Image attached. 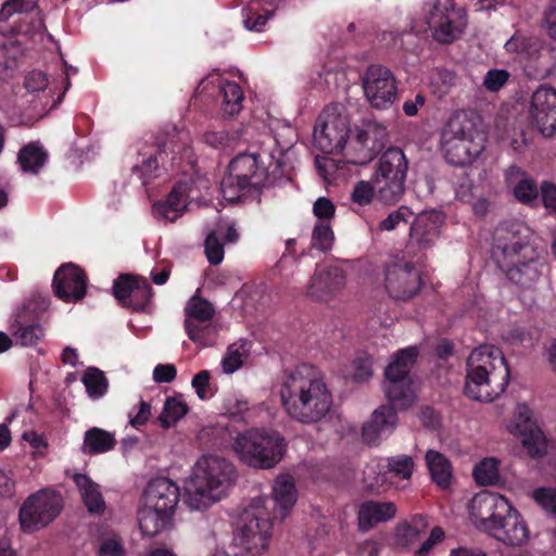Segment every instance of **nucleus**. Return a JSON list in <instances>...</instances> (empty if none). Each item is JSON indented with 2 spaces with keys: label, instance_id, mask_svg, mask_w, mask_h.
<instances>
[{
  "label": "nucleus",
  "instance_id": "nucleus-1",
  "mask_svg": "<svg viewBox=\"0 0 556 556\" xmlns=\"http://www.w3.org/2000/svg\"><path fill=\"white\" fill-rule=\"evenodd\" d=\"M279 396L288 416L304 425L320 421L332 407V394L324 377L306 365L283 376Z\"/></svg>",
  "mask_w": 556,
  "mask_h": 556
},
{
  "label": "nucleus",
  "instance_id": "nucleus-2",
  "mask_svg": "<svg viewBox=\"0 0 556 556\" xmlns=\"http://www.w3.org/2000/svg\"><path fill=\"white\" fill-rule=\"evenodd\" d=\"M236 478V469L227 459L202 456L186 482V503L191 509H205L227 495Z\"/></svg>",
  "mask_w": 556,
  "mask_h": 556
},
{
  "label": "nucleus",
  "instance_id": "nucleus-3",
  "mask_svg": "<svg viewBox=\"0 0 556 556\" xmlns=\"http://www.w3.org/2000/svg\"><path fill=\"white\" fill-rule=\"evenodd\" d=\"M484 147L485 136L475 113L457 111L447 119L441 132V149L448 163L469 165L480 156Z\"/></svg>",
  "mask_w": 556,
  "mask_h": 556
},
{
  "label": "nucleus",
  "instance_id": "nucleus-4",
  "mask_svg": "<svg viewBox=\"0 0 556 556\" xmlns=\"http://www.w3.org/2000/svg\"><path fill=\"white\" fill-rule=\"evenodd\" d=\"M544 245L534 232L520 222L503 223L493 236L492 256L500 268L521 260L540 258Z\"/></svg>",
  "mask_w": 556,
  "mask_h": 556
},
{
  "label": "nucleus",
  "instance_id": "nucleus-5",
  "mask_svg": "<svg viewBox=\"0 0 556 556\" xmlns=\"http://www.w3.org/2000/svg\"><path fill=\"white\" fill-rule=\"evenodd\" d=\"M287 443L276 431L250 429L239 433L232 450L244 465L257 469L274 468L283 457Z\"/></svg>",
  "mask_w": 556,
  "mask_h": 556
},
{
  "label": "nucleus",
  "instance_id": "nucleus-6",
  "mask_svg": "<svg viewBox=\"0 0 556 556\" xmlns=\"http://www.w3.org/2000/svg\"><path fill=\"white\" fill-rule=\"evenodd\" d=\"M265 497L252 498L240 515V525L235 535V544L251 556L265 553L270 544L273 517Z\"/></svg>",
  "mask_w": 556,
  "mask_h": 556
},
{
  "label": "nucleus",
  "instance_id": "nucleus-7",
  "mask_svg": "<svg viewBox=\"0 0 556 556\" xmlns=\"http://www.w3.org/2000/svg\"><path fill=\"white\" fill-rule=\"evenodd\" d=\"M260 157V153L253 152L240 153L231 160L220 184L226 201L235 202L262 188L267 179V170Z\"/></svg>",
  "mask_w": 556,
  "mask_h": 556
},
{
  "label": "nucleus",
  "instance_id": "nucleus-8",
  "mask_svg": "<svg viewBox=\"0 0 556 556\" xmlns=\"http://www.w3.org/2000/svg\"><path fill=\"white\" fill-rule=\"evenodd\" d=\"M408 162L399 148H389L375 165L371 179L376 186L378 201L386 205L397 203L405 192Z\"/></svg>",
  "mask_w": 556,
  "mask_h": 556
},
{
  "label": "nucleus",
  "instance_id": "nucleus-9",
  "mask_svg": "<svg viewBox=\"0 0 556 556\" xmlns=\"http://www.w3.org/2000/svg\"><path fill=\"white\" fill-rule=\"evenodd\" d=\"M418 351L415 346L400 350L386 368L384 393L391 404L400 410L412 407L417 400L416 388L410 369L416 362Z\"/></svg>",
  "mask_w": 556,
  "mask_h": 556
},
{
  "label": "nucleus",
  "instance_id": "nucleus-10",
  "mask_svg": "<svg viewBox=\"0 0 556 556\" xmlns=\"http://www.w3.org/2000/svg\"><path fill=\"white\" fill-rule=\"evenodd\" d=\"M387 136L383 125L372 119H363L355 126L341 152L348 163L366 165L382 149Z\"/></svg>",
  "mask_w": 556,
  "mask_h": 556
},
{
  "label": "nucleus",
  "instance_id": "nucleus-11",
  "mask_svg": "<svg viewBox=\"0 0 556 556\" xmlns=\"http://www.w3.org/2000/svg\"><path fill=\"white\" fill-rule=\"evenodd\" d=\"M350 132V121L344 109L340 105H329L317 118L314 143L324 153H339Z\"/></svg>",
  "mask_w": 556,
  "mask_h": 556
},
{
  "label": "nucleus",
  "instance_id": "nucleus-12",
  "mask_svg": "<svg viewBox=\"0 0 556 556\" xmlns=\"http://www.w3.org/2000/svg\"><path fill=\"white\" fill-rule=\"evenodd\" d=\"M63 508L59 493L41 490L24 502L20 509V523L24 531L34 532L54 520Z\"/></svg>",
  "mask_w": 556,
  "mask_h": 556
},
{
  "label": "nucleus",
  "instance_id": "nucleus-13",
  "mask_svg": "<svg viewBox=\"0 0 556 556\" xmlns=\"http://www.w3.org/2000/svg\"><path fill=\"white\" fill-rule=\"evenodd\" d=\"M427 5L426 21L437 41L450 43L460 36L467 24L464 10H456L451 1L441 4L439 0H428Z\"/></svg>",
  "mask_w": 556,
  "mask_h": 556
},
{
  "label": "nucleus",
  "instance_id": "nucleus-14",
  "mask_svg": "<svg viewBox=\"0 0 556 556\" xmlns=\"http://www.w3.org/2000/svg\"><path fill=\"white\" fill-rule=\"evenodd\" d=\"M367 102L377 110H387L396 100L397 86L392 72L381 65H370L362 77Z\"/></svg>",
  "mask_w": 556,
  "mask_h": 556
},
{
  "label": "nucleus",
  "instance_id": "nucleus-15",
  "mask_svg": "<svg viewBox=\"0 0 556 556\" xmlns=\"http://www.w3.org/2000/svg\"><path fill=\"white\" fill-rule=\"evenodd\" d=\"M420 270L412 261L396 257L386 268L384 287L395 300H407L414 296L421 287Z\"/></svg>",
  "mask_w": 556,
  "mask_h": 556
},
{
  "label": "nucleus",
  "instance_id": "nucleus-16",
  "mask_svg": "<svg viewBox=\"0 0 556 556\" xmlns=\"http://www.w3.org/2000/svg\"><path fill=\"white\" fill-rule=\"evenodd\" d=\"M49 80L41 71H33L25 76L26 93L21 98V124H33L48 112L50 96L46 92Z\"/></svg>",
  "mask_w": 556,
  "mask_h": 556
},
{
  "label": "nucleus",
  "instance_id": "nucleus-17",
  "mask_svg": "<svg viewBox=\"0 0 556 556\" xmlns=\"http://www.w3.org/2000/svg\"><path fill=\"white\" fill-rule=\"evenodd\" d=\"M443 222L442 213L435 210L424 211L417 214L410 224L409 239L405 253L417 255L433 247L440 237Z\"/></svg>",
  "mask_w": 556,
  "mask_h": 556
},
{
  "label": "nucleus",
  "instance_id": "nucleus-18",
  "mask_svg": "<svg viewBox=\"0 0 556 556\" xmlns=\"http://www.w3.org/2000/svg\"><path fill=\"white\" fill-rule=\"evenodd\" d=\"M469 517L473 525L489 533L500 517L509 513L508 501L491 492H480L476 494L468 506Z\"/></svg>",
  "mask_w": 556,
  "mask_h": 556
},
{
  "label": "nucleus",
  "instance_id": "nucleus-19",
  "mask_svg": "<svg viewBox=\"0 0 556 556\" xmlns=\"http://www.w3.org/2000/svg\"><path fill=\"white\" fill-rule=\"evenodd\" d=\"M346 283V273L334 265L317 266L311 277L306 295L314 301L329 302L338 296Z\"/></svg>",
  "mask_w": 556,
  "mask_h": 556
},
{
  "label": "nucleus",
  "instance_id": "nucleus-20",
  "mask_svg": "<svg viewBox=\"0 0 556 556\" xmlns=\"http://www.w3.org/2000/svg\"><path fill=\"white\" fill-rule=\"evenodd\" d=\"M505 49L535 62L542 73H549L556 63L553 49L538 37L516 34L506 41Z\"/></svg>",
  "mask_w": 556,
  "mask_h": 556
},
{
  "label": "nucleus",
  "instance_id": "nucleus-21",
  "mask_svg": "<svg viewBox=\"0 0 556 556\" xmlns=\"http://www.w3.org/2000/svg\"><path fill=\"white\" fill-rule=\"evenodd\" d=\"M530 115L543 136H553L556 132V90L538 88L532 94Z\"/></svg>",
  "mask_w": 556,
  "mask_h": 556
},
{
  "label": "nucleus",
  "instance_id": "nucleus-22",
  "mask_svg": "<svg viewBox=\"0 0 556 556\" xmlns=\"http://www.w3.org/2000/svg\"><path fill=\"white\" fill-rule=\"evenodd\" d=\"M507 384L502 377L467 367L465 393L472 400L491 402L505 391Z\"/></svg>",
  "mask_w": 556,
  "mask_h": 556
},
{
  "label": "nucleus",
  "instance_id": "nucleus-23",
  "mask_svg": "<svg viewBox=\"0 0 556 556\" xmlns=\"http://www.w3.org/2000/svg\"><path fill=\"white\" fill-rule=\"evenodd\" d=\"M53 288L58 298L65 302H76L85 296L86 277L76 265L65 264L55 271Z\"/></svg>",
  "mask_w": 556,
  "mask_h": 556
},
{
  "label": "nucleus",
  "instance_id": "nucleus-24",
  "mask_svg": "<svg viewBox=\"0 0 556 556\" xmlns=\"http://www.w3.org/2000/svg\"><path fill=\"white\" fill-rule=\"evenodd\" d=\"M179 497V486L170 479L162 477L152 479L147 484L141 502L174 515Z\"/></svg>",
  "mask_w": 556,
  "mask_h": 556
},
{
  "label": "nucleus",
  "instance_id": "nucleus-25",
  "mask_svg": "<svg viewBox=\"0 0 556 556\" xmlns=\"http://www.w3.org/2000/svg\"><path fill=\"white\" fill-rule=\"evenodd\" d=\"M396 409L400 410L391 404L390 406L382 405L374 410L371 418L364 424L362 429V438L367 444L375 445L395 430Z\"/></svg>",
  "mask_w": 556,
  "mask_h": 556
},
{
  "label": "nucleus",
  "instance_id": "nucleus-26",
  "mask_svg": "<svg viewBox=\"0 0 556 556\" xmlns=\"http://www.w3.org/2000/svg\"><path fill=\"white\" fill-rule=\"evenodd\" d=\"M467 367L482 369L489 375L502 377L507 383L509 381V369L506 359L502 351L494 345L484 344L475 349L468 357Z\"/></svg>",
  "mask_w": 556,
  "mask_h": 556
},
{
  "label": "nucleus",
  "instance_id": "nucleus-27",
  "mask_svg": "<svg viewBox=\"0 0 556 556\" xmlns=\"http://www.w3.org/2000/svg\"><path fill=\"white\" fill-rule=\"evenodd\" d=\"M489 534L507 545H520L528 539V529L517 510L509 505V513L497 519Z\"/></svg>",
  "mask_w": 556,
  "mask_h": 556
},
{
  "label": "nucleus",
  "instance_id": "nucleus-28",
  "mask_svg": "<svg viewBox=\"0 0 556 556\" xmlns=\"http://www.w3.org/2000/svg\"><path fill=\"white\" fill-rule=\"evenodd\" d=\"M187 210V186L176 185L166 200L159 201L152 206V215L160 223H174Z\"/></svg>",
  "mask_w": 556,
  "mask_h": 556
},
{
  "label": "nucleus",
  "instance_id": "nucleus-29",
  "mask_svg": "<svg viewBox=\"0 0 556 556\" xmlns=\"http://www.w3.org/2000/svg\"><path fill=\"white\" fill-rule=\"evenodd\" d=\"M505 180L514 198L526 205L538 200L539 189L535 181L518 166H509L505 172Z\"/></svg>",
  "mask_w": 556,
  "mask_h": 556
},
{
  "label": "nucleus",
  "instance_id": "nucleus-30",
  "mask_svg": "<svg viewBox=\"0 0 556 556\" xmlns=\"http://www.w3.org/2000/svg\"><path fill=\"white\" fill-rule=\"evenodd\" d=\"M396 506L392 502L367 501L358 508V530L368 532L376 525L394 518Z\"/></svg>",
  "mask_w": 556,
  "mask_h": 556
},
{
  "label": "nucleus",
  "instance_id": "nucleus-31",
  "mask_svg": "<svg viewBox=\"0 0 556 556\" xmlns=\"http://www.w3.org/2000/svg\"><path fill=\"white\" fill-rule=\"evenodd\" d=\"M138 523L143 535L153 538L173 526V514L141 502Z\"/></svg>",
  "mask_w": 556,
  "mask_h": 556
},
{
  "label": "nucleus",
  "instance_id": "nucleus-32",
  "mask_svg": "<svg viewBox=\"0 0 556 556\" xmlns=\"http://www.w3.org/2000/svg\"><path fill=\"white\" fill-rule=\"evenodd\" d=\"M273 500L275 502V518L283 520L298 500L294 480L290 475H280L273 485Z\"/></svg>",
  "mask_w": 556,
  "mask_h": 556
},
{
  "label": "nucleus",
  "instance_id": "nucleus-33",
  "mask_svg": "<svg viewBox=\"0 0 556 556\" xmlns=\"http://www.w3.org/2000/svg\"><path fill=\"white\" fill-rule=\"evenodd\" d=\"M73 480L88 511L92 514L103 513L105 509V502L100 491V486L88 476L81 473L74 475Z\"/></svg>",
  "mask_w": 556,
  "mask_h": 556
},
{
  "label": "nucleus",
  "instance_id": "nucleus-34",
  "mask_svg": "<svg viewBox=\"0 0 556 556\" xmlns=\"http://www.w3.org/2000/svg\"><path fill=\"white\" fill-rule=\"evenodd\" d=\"M539 260L532 261L521 260L516 262L513 266L501 268L506 277L514 283L522 288H530L540 277Z\"/></svg>",
  "mask_w": 556,
  "mask_h": 556
},
{
  "label": "nucleus",
  "instance_id": "nucleus-35",
  "mask_svg": "<svg viewBox=\"0 0 556 556\" xmlns=\"http://www.w3.org/2000/svg\"><path fill=\"white\" fill-rule=\"evenodd\" d=\"M426 465L432 481L440 488L445 489L451 484L452 465L442 453L429 450L425 456Z\"/></svg>",
  "mask_w": 556,
  "mask_h": 556
},
{
  "label": "nucleus",
  "instance_id": "nucleus-36",
  "mask_svg": "<svg viewBox=\"0 0 556 556\" xmlns=\"http://www.w3.org/2000/svg\"><path fill=\"white\" fill-rule=\"evenodd\" d=\"M115 444L113 433L94 427L85 432L81 451L86 455L102 454L113 450Z\"/></svg>",
  "mask_w": 556,
  "mask_h": 556
},
{
  "label": "nucleus",
  "instance_id": "nucleus-37",
  "mask_svg": "<svg viewBox=\"0 0 556 556\" xmlns=\"http://www.w3.org/2000/svg\"><path fill=\"white\" fill-rule=\"evenodd\" d=\"M17 161L24 173L37 175L46 165L48 153L38 142H31L20 150Z\"/></svg>",
  "mask_w": 556,
  "mask_h": 556
},
{
  "label": "nucleus",
  "instance_id": "nucleus-38",
  "mask_svg": "<svg viewBox=\"0 0 556 556\" xmlns=\"http://www.w3.org/2000/svg\"><path fill=\"white\" fill-rule=\"evenodd\" d=\"M185 328L193 330L194 321L212 320L215 315V308L211 302L194 294L191 296L185 306Z\"/></svg>",
  "mask_w": 556,
  "mask_h": 556
},
{
  "label": "nucleus",
  "instance_id": "nucleus-39",
  "mask_svg": "<svg viewBox=\"0 0 556 556\" xmlns=\"http://www.w3.org/2000/svg\"><path fill=\"white\" fill-rule=\"evenodd\" d=\"M216 81L222 94V110L224 114L228 116L238 114L243 101L241 87L235 81L222 78H216Z\"/></svg>",
  "mask_w": 556,
  "mask_h": 556
},
{
  "label": "nucleus",
  "instance_id": "nucleus-40",
  "mask_svg": "<svg viewBox=\"0 0 556 556\" xmlns=\"http://www.w3.org/2000/svg\"><path fill=\"white\" fill-rule=\"evenodd\" d=\"M264 4L273 7L275 0H252L244 10L243 24L248 30L262 31L267 20L273 15V11L265 9Z\"/></svg>",
  "mask_w": 556,
  "mask_h": 556
},
{
  "label": "nucleus",
  "instance_id": "nucleus-41",
  "mask_svg": "<svg viewBox=\"0 0 556 556\" xmlns=\"http://www.w3.org/2000/svg\"><path fill=\"white\" fill-rule=\"evenodd\" d=\"M22 56L23 51L17 42L0 46V80H8L15 75Z\"/></svg>",
  "mask_w": 556,
  "mask_h": 556
},
{
  "label": "nucleus",
  "instance_id": "nucleus-42",
  "mask_svg": "<svg viewBox=\"0 0 556 556\" xmlns=\"http://www.w3.org/2000/svg\"><path fill=\"white\" fill-rule=\"evenodd\" d=\"M428 528V522L422 516H415L412 522H402L396 527L395 540L401 546H412Z\"/></svg>",
  "mask_w": 556,
  "mask_h": 556
},
{
  "label": "nucleus",
  "instance_id": "nucleus-43",
  "mask_svg": "<svg viewBox=\"0 0 556 556\" xmlns=\"http://www.w3.org/2000/svg\"><path fill=\"white\" fill-rule=\"evenodd\" d=\"M189 407L181 395L167 397L159 420L164 428L174 426L188 413Z\"/></svg>",
  "mask_w": 556,
  "mask_h": 556
},
{
  "label": "nucleus",
  "instance_id": "nucleus-44",
  "mask_svg": "<svg viewBox=\"0 0 556 556\" xmlns=\"http://www.w3.org/2000/svg\"><path fill=\"white\" fill-rule=\"evenodd\" d=\"M88 396L99 400L108 392L109 381L104 374L98 368H88L81 378Z\"/></svg>",
  "mask_w": 556,
  "mask_h": 556
},
{
  "label": "nucleus",
  "instance_id": "nucleus-45",
  "mask_svg": "<svg viewBox=\"0 0 556 556\" xmlns=\"http://www.w3.org/2000/svg\"><path fill=\"white\" fill-rule=\"evenodd\" d=\"M473 477L480 485H493L500 481L498 460L484 458L473 468Z\"/></svg>",
  "mask_w": 556,
  "mask_h": 556
},
{
  "label": "nucleus",
  "instance_id": "nucleus-46",
  "mask_svg": "<svg viewBox=\"0 0 556 556\" xmlns=\"http://www.w3.org/2000/svg\"><path fill=\"white\" fill-rule=\"evenodd\" d=\"M516 438H519L522 446L532 457L541 456L546 452L547 442L543 431L539 428H532Z\"/></svg>",
  "mask_w": 556,
  "mask_h": 556
},
{
  "label": "nucleus",
  "instance_id": "nucleus-47",
  "mask_svg": "<svg viewBox=\"0 0 556 556\" xmlns=\"http://www.w3.org/2000/svg\"><path fill=\"white\" fill-rule=\"evenodd\" d=\"M193 326L194 328L192 331L190 328H185L186 333L191 341L203 346L214 343L217 329L212 324V320L194 321Z\"/></svg>",
  "mask_w": 556,
  "mask_h": 556
},
{
  "label": "nucleus",
  "instance_id": "nucleus-48",
  "mask_svg": "<svg viewBox=\"0 0 556 556\" xmlns=\"http://www.w3.org/2000/svg\"><path fill=\"white\" fill-rule=\"evenodd\" d=\"M538 425L531 419V410L526 404H518L513 420L507 425V430L514 437H517Z\"/></svg>",
  "mask_w": 556,
  "mask_h": 556
},
{
  "label": "nucleus",
  "instance_id": "nucleus-49",
  "mask_svg": "<svg viewBox=\"0 0 556 556\" xmlns=\"http://www.w3.org/2000/svg\"><path fill=\"white\" fill-rule=\"evenodd\" d=\"M243 137V129L233 131L218 130L204 134V141L214 148H232Z\"/></svg>",
  "mask_w": 556,
  "mask_h": 556
},
{
  "label": "nucleus",
  "instance_id": "nucleus-50",
  "mask_svg": "<svg viewBox=\"0 0 556 556\" xmlns=\"http://www.w3.org/2000/svg\"><path fill=\"white\" fill-rule=\"evenodd\" d=\"M334 235L330 223L318 220L312 233V245L323 252L329 251L333 245Z\"/></svg>",
  "mask_w": 556,
  "mask_h": 556
},
{
  "label": "nucleus",
  "instance_id": "nucleus-51",
  "mask_svg": "<svg viewBox=\"0 0 556 556\" xmlns=\"http://www.w3.org/2000/svg\"><path fill=\"white\" fill-rule=\"evenodd\" d=\"M205 255L212 265H218L224 260V242L222 241V230L214 229L210 231L205 239Z\"/></svg>",
  "mask_w": 556,
  "mask_h": 556
},
{
  "label": "nucleus",
  "instance_id": "nucleus-52",
  "mask_svg": "<svg viewBox=\"0 0 556 556\" xmlns=\"http://www.w3.org/2000/svg\"><path fill=\"white\" fill-rule=\"evenodd\" d=\"M151 296L152 289L150 283L146 278H139L126 306L136 311H143L149 305Z\"/></svg>",
  "mask_w": 556,
  "mask_h": 556
},
{
  "label": "nucleus",
  "instance_id": "nucleus-53",
  "mask_svg": "<svg viewBox=\"0 0 556 556\" xmlns=\"http://www.w3.org/2000/svg\"><path fill=\"white\" fill-rule=\"evenodd\" d=\"M374 199L378 201V193L371 178L370 180H361L355 184L351 193V200L354 204L366 206L370 204Z\"/></svg>",
  "mask_w": 556,
  "mask_h": 556
},
{
  "label": "nucleus",
  "instance_id": "nucleus-54",
  "mask_svg": "<svg viewBox=\"0 0 556 556\" xmlns=\"http://www.w3.org/2000/svg\"><path fill=\"white\" fill-rule=\"evenodd\" d=\"M43 336V329L39 325L20 327L12 334L15 344L22 346H33L37 344Z\"/></svg>",
  "mask_w": 556,
  "mask_h": 556
},
{
  "label": "nucleus",
  "instance_id": "nucleus-55",
  "mask_svg": "<svg viewBox=\"0 0 556 556\" xmlns=\"http://www.w3.org/2000/svg\"><path fill=\"white\" fill-rule=\"evenodd\" d=\"M531 497L548 515L556 517V488H538Z\"/></svg>",
  "mask_w": 556,
  "mask_h": 556
},
{
  "label": "nucleus",
  "instance_id": "nucleus-56",
  "mask_svg": "<svg viewBox=\"0 0 556 556\" xmlns=\"http://www.w3.org/2000/svg\"><path fill=\"white\" fill-rule=\"evenodd\" d=\"M414 215L408 206L402 205L392 211L384 219L380 222L379 228L382 231L394 230L401 224H407Z\"/></svg>",
  "mask_w": 556,
  "mask_h": 556
},
{
  "label": "nucleus",
  "instance_id": "nucleus-57",
  "mask_svg": "<svg viewBox=\"0 0 556 556\" xmlns=\"http://www.w3.org/2000/svg\"><path fill=\"white\" fill-rule=\"evenodd\" d=\"M139 278L132 276H121L114 281L113 294L118 302L126 306L130 295H132L134 288L137 285Z\"/></svg>",
  "mask_w": 556,
  "mask_h": 556
},
{
  "label": "nucleus",
  "instance_id": "nucleus-58",
  "mask_svg": "<svg viewBox=\"0 0 556 556\" xmlns=\"http://www.w3.org/2000/svg\"><path fill=\"white\" fill-rule=\"evenodd\" d=\"M387 463L389 470L402 479H408L413 473L414 462L407 455L391 457Z\"/></svg>",
  "mask_w": 556,
  "mask_h": 556
},
{
  "label": "nucleus",
  "instance_id": "nucleus-59",
  "mask_svg": "<svg viewBox=\"0 0 556 556\" xmlns=\"http://www.w3.org/2000/svg\"><path fill=\"white\" fill-rule=\"evenodd\" d=\"M36 0H8L0 10V21L7 22L14 13H24L33 10Z\"/></svg>",
  "mask_w": 556,
  "mask_h": 556
},
{
  "label": "nucleus",
  "instance_id": "nucleus-60",
  "mask_svg": "<svg viewBox=\"0 0 556 556\" xmlns=\"http://www.w3.org/2000/svg\"><path fill=\"white\" fill-rule=\"evenodd\" d=\"M509 76L505 70L493 68L486 72L482 85L488 91L496 92L506 85Z\"/></svg>",
  "mask_w": 556,
  "mask_h": 556
},
{
  "label": "nucleus",
  "instance_id": "nucleus-61",
  "mask_svg": "<svg viewBox=\"0 0 556 556\" xmlns=\"http://www.w3.org/2000/svg\"><path fill=\"white\" fill-rule=\"evenodd\" d=\"M210 377L207 370H202L197 374L191 381L192 388L195 390L198 397L202 401L210 400L213 396Z\"/></svg>",
  "mask_w": 556,
  "mask_h": 556
},
{
  "label": "nucleus",
  "instance_id": "nucleus-62",
  "mask_svg": "<svg viewBox=\"0 0 556 556\" xmlns=\"http://www.w3.org/2000/svg\"><path fill=\"white\" fill-rule=\"evenodd\" d=\"M242 366V353L236 344L230 345L222 359V367L225 374H232Z\"/></svg>",
  "mask_w": 556,
  "mask_h": 556
},
{
  "label": "nucleus",
  "instance_id": "nucleus-63",
  "mask_svg": "<svg viewBox=\"0 0 556 556\" xmlns=\"http://www.w3.org/2000/svg\"><path fill=\"white\" fill-rule=\"evenodd\" d=\"M540 191L545 208L556 214V186L549 181H543Z\"/></svg>",
  "mask_w": 556,
  "mask_h": 556
},
{
  "label": "nucleus",
  "instance_id": "nucleus-64",
  "mask_svg": "<svg viewBox=\"0 0 556 556\" xmlns=\"http://www.w3.org/2000/svg\"><path fill=\"white\" fill-rule=\"evenodd\" d=\"M543 27L548 37L556 40V0H551L544 12Z\"/></svg>",
  "mask_w": 556,
  "mask_h": 556
}]
</instances>
